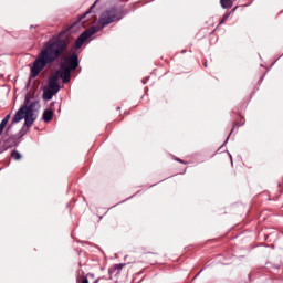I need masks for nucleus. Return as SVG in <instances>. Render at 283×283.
Instances as JSON below:
<instances>
[{
	"instance_id": "1",
	"label": "nucleus",
	"mask_w": 283,
	"mask_h": 283,
	"mask_svg": "<svg viewBox=\"0 0 283 283\" xmlns=\"http://www.w3.org/2000/svg\"><path fill=\"white\" fill-rule=\"evenodd\" d=\"M67 45H70V38L65 32L60 33L57 36H53L45 42L41 52L33 62L31 76L36 78V76H39L48 65H52V63L61 59L60 78H62L63 83H70L72 72L78 67V53L75 51L67 53Z\"/></svg>"
},
{
	"instance_id": "2",
	"label": "nucleus",
	"mask_w": 283,
	"mask_h": 283,
	"mask_svg": "<svg viewBox=\"0 0 283 283\" xmlns=\"http://www.w3.org/2000/svg\"><path fill=\"white\" fill-rule=\"evenodd\" d=\"M118 11L116 9L106 10L104 13L101 14L98 23L101 27H91L86 31H84L76 40L74 44L75 50H81L83 48V43L87 41V39L94 36L96 32H99L105 28V25H109L114 23V21H118Z\"/></svg>"
},
{
	"instance_id": "3",
	"label": "nucleus",
	"mask_w": 283,
	"mask_h": 283,
	"mask_svg": "<svg viewBox=\"0 0 283 283\" xmlns=\"http://www.w3.org/2000/svg\"><path fill=\"white\" fill-rule=\"evenodd\" d=\"M31 95L28 93L24 98V104L22 107L19 108V111L15 113L12 123H20V120H23L24 118V126L25 127H32L34 125V120L39 117V114L36 113V103H30Z\"/></svg>"
},
{
	"instance_id": "4",
	"label": "nucleus",
	"mask_w": 283,
	"mask_h": 283,
	"mask_svg": "<svg viewBox=\"0 0 283 283\" xmlns=\"http://www.w3.org/2000/svg\"><path fill=\"white\" fill-rule=\"evenodd\" d=\"M59 78H61V71H56L53 75L49 78V87L51 92L57 94L59 90H61V86L59 85Z\"/></svg>"
},
{
	"instance_id": "5",
	"label": "nucleus",
	"mask_w": 283,
	"mask_h": 283,
	"mask_svg": "<svg viewBox=\"0 0 283 283\" xmlns=\"http://www.w3.org/2000/svg\"><path fill=\"white\" fill-rule=\"evenodd\" d=\"M42 118L44 123H50L54 118V112L52 109H46L43 112Z\"/></svg>"
},
{
	"instance_id": "6",
	"label": "nucleus",
	"mask_w": 283,
	"mask_h": 283,
	"mask_svg": "<svg viewBox=\"0 0 283 283\" xmlns=\"http://www.w3.org/2000/svg\"><path fill=\"white\" fill-rule=\"evenodd\" d=\"M17 145V137H9L4 140V147L10 149V147H14Z\"/></svg>"
},
{
	"instance_id": "7",
	"label": "nucleus",
	"mask_w": 283,
	"mask_h": 283,
	"mask_svg": "<svg viewBox=\"0 0 283 283\" xmlns=\"http://www.w3.org/2000/svg\"><path fill=\"white\" fill-rule=\"evenodd\" d=\"M87 277H94V274L88 273L86 276L83 275V274H78L77 279H76V282L77 283H90V280Z\"/></svg>"
},
{
	"instance_id": "8",
	"label": "nucleus",
	"mask_w": 283,
	"mask_h": 283,
	"mask_svg": "<svg viewBox=\"0 0 283 283\" xmlns=\"http://www.w3.org/2000/svg\"><path fill=\"white\" fill-rule=\"evenodd\" d=\"M54 94H56V93H54V91H50V88H45L43 91V98H44V101H52Z\"/></svg>"
},
{
	"instance_id": "9",
	"label": "nucleus",
	"mask_w": 283,
	"mask_h": 283,
	"mask_svg": "<svg viewBox=\"0 0 283 283\" xmlns=\"http://www.w3.org/2000/svg\"><path fill=\"white\" fill-rule=\"evenodd\" d=\"M220 6L223 10H227L233 6V0H220Z\"/></svg>"
},
{
	"instance_id": "10",
	"label": "nucleus",
	"mask_w": 283,
	"mask_h": 283,
	"mask_svg": "<svg viewBox=\"0 0 283 283\" xmlns=\"http://www.w3.org/2000/svg\"><path fill=\"white\" fill-rule=\"evenodd\" d=\"M90 14H92V11H88V12L84 13L83 15H81L78 18V23H81V25L85 27V23H87V20H85V19H87V17H90Z\"/></svg>"
},
{
	"instance_id": "11",
	"label": "nucleus",
	"mask_w": 283,
	"mask_h": 283,
	"mask_svg": "<svg viewBox=\"0 0 283 283\" xmlns=\"http://www.w3.org/2000/svg\"><path fill=\"white\" fill-rule=\"evenodd\" d=\"M125 266H127V264H125V263L115 264L113 266V271H114V273H116L118 275V273H120V271H123V269H125Z\"/></svg>"
},
{
	"instance_id": "12",
	"label": "nucleus",
	"mask_w": 283,
	"mask_h": 283,
	"mask_svg": "<svg viewBox=\"0 0 283 283\" xmlns=\"http://www.w3.org/2000/svg\"><path fill=\"white\" fill-rule=\"evenodd\" d=\"M229 17H231V12H226L221 21L219 22V25L227 23V20L229 19Z\"/></svg>"
},
{
	"instance_id": "13",
	"label": "nucleus",
	"mask_w": 283,
	"mask_h": 283,
	"mask_svg": "<svg viewBox=\"0 0 283 283\" xmlns=\"http://www.w3.org/2000/svg\"><path fill=\"white\" fill-rule=\"evenodd\" d=\"M240 125H244V117L239 116V120L233 122V127H240Z\"/></svg>"
},
{
	"instance_id": "14",
	"label": "nucleus",
	"mask_w": 283,
	"mask_h": 283,
	"mask_svg": "<svg viewBox=\"0 0 283 283\" xmlns=\"http://www.w3.org/2000/svg\"><path fill=\"white\" fill-rule=\"evenodd\" d=\"M11 157L13 158V160H19L21 158V153L13 150L11 153Z\"/></svg>"
},
{
	"instance_id": "15",
	"label": "nucleus",
	"mask_w": 283,
	"mask_h": 283,
	"mask_svg": "<svg viewBox=\"0 0 283 283\" xmlns=\"http://www.w3.org/2000/svg\"><path fill=\"white\" fill-rule=\"evenodd\" d=\"M7 125H8L7 122H3V120H2V122L0 123V136H1V134H3V129H6Z\"/></svg>"
},
{
	"instance_id": "16",
	"label": "nucleus",
	"mask_w": 283,
	"mask_h": 283,
	"mask_svg": "<svg viewBox=\"0 0 283 283\" xmlns=\"http://www.w3.org/2000/svg\"><path fill=\"white\" fill-rule=\"evenodd\" d=\"M7 125H8L7 122H3V120H2V122L0 123V136H1V134H3V129H6Z\"/></svg>"
},
{
	"instance_id": "17",
	"label": "nucleus",
	"mask_w": 283,
	"mask_h": 283,
	"mask_svg": "<svg viewBox=\"0 0 283 283\" xmlns=\"http://www.w3.org/2000/svg\"><path fill=\"white\" fill-rule=\"evenodd\" d=\"M7 125H8L7 122H3V120H2V122L0 123V136H1V134H3V129H6Z\"/></svg>"
},
{
	"instance_id": "18",
	"label": "nucleus",
	"mask_w": 283,
	"mask_h": 283,
	"mask_svg": "<svg viewBox=\"0 0 283 283\" xmlns=\"http://www.w3.org/2000/svg\"><path fill=\"white\" fill-rule=\"evenodd\" d=\"M2 120H3V122H6V123L8 124V123H9V120H10V115H7Z\"/></svg>"
},
{
	"instance_id": "19",
	"label": "nucleus",
	"mask_w": 283,
	"mask_h": 283,
	"mask_svg": "<svg viewBox=\"0 0 283 283\" xmlns=\"http://www.w3.org/2000/svg\"><path fill=\"white\" fill-rule=\"evenodd\" d=\"M178 163H181V165H187V161L182 160V159H177Z\"/></svg>"
},
{
	"instance_id": "20",
	"label": "nucleus",
	"mask_w": 283,
	"mask_h": 283,
	"mask_svg": "<svg viewBox=\"0 0 283 283\" xmlns=\"http://www.w3.org/2000/svg\"><path fill=\"white\" fill-rule=\"evenodd\" d=\"M93 283H98V279H97V280H95Z\"/></svg>"
}]
</instances>
